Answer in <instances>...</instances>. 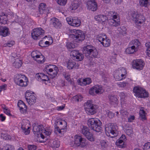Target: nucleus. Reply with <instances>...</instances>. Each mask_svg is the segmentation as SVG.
Wrapping results in <instances>:
<instances>
[{
  "label": "nucleus",
  "instance_id": "obj_22",
  "mask_svg": "<svg viewBox=\"0 0 150 150\" xmlns=\"http://www.w3.org/2000/svg\"><path fill=\"white\" fill-rule=\"evenodd\" d=\"M41 131V133H40V137L43 139L46 136H49L51 134L52 130L50 127H46L45 129H42Z\"/></svg>",
  "mask_w": 150,
  "mask_h": 150
},
{
  "label": "nucleus",
  "instance_id": "obj_36",
  "mask_svg": "<svg viewBox=\"0 0 150 150\" xmlns=\"http://www.w3.org/2000/svg\"><path fill=\"white\" fill-rule=\"evenodd\" d=\"M139 114L140 117L142 120L144 121L146 120V113L143 108H141L139 112Z\"/></svg>",
  "mask_w": 150,
  "mask_h": 150
},
{
  "label": "nucleus",
  "instance_id": "obj_5",
  "mask_svg": "<svg viewBox=\"0 0 150 150\" xmlns=\"http://www.w3.org/2000/svg\"><path fill=\"white\" fill-rule=\"evenodd\" d=\"M14 80L16 85L21 87H26L28 85V79L24 75L19 74L16 75Z\"/></svg>",
  "mask_w": 150,
  "mask_h": 150
},
{
  "label": "nucleus",
  "instance_id": "obj_24",
  "mask_svg": "<svg viewBox=\"0 0 150 150\" xmlns=\"http://www.w3.org/2000/svg\"><path fill=\"white\" fill-rule=\"evenodd\" d=\"M95 19L99 23H101L102 24H104L108 20L107 16H105L100 15L96 16L95 17Z\"/></svg>",
  "mask_w": 150,
  "mask_h": 150
},
{
  "label": "nucleus",
  "instance_id": "obj_11",
  "mask_svg": "<svg viewBox=\"0 0 150 150\" xmlns=\"http://www.w3.org/2000/svg\"><path fill=\"white\" fill-rule=\"evenodd\" d=\"M47 73L50 76V77L53 79L57 76L59 69L54 65H49L46 67Z\"/></svg>",
  "mask_w": 150,
  "mask_h": 150
},
{
  "label": "nucleus",
  "instance_id": "obj_7",
  "mask_svg": "<svg viewBox=\"0 0 150 150\" xmlns=\"http://www.w3.org/2000/svg\"><path fill=\"white\" fill-rule=\"evenodd\" d=\"M131 16L132 19L138 25L143 24L145 21V17L142 14H138L134 11L132 12Z\"/></svg>",
  "mask_w": 150,
  "mask_h": 150
},
{
  "label": "nucleus",
  "instance_id": "obj_56",
  "mask_svg": "<svg viewBox=\"0 0 150 150\" xmlns=\"http://www.w3.org/2000/svg\"><path fill=\"white\" fill-rule=\"evenodd\" d=\"M42 77H41V81H48L49 80L48 77L46 75L42 73Z\"/></svg>",
  "mask_w": 150,
  "mask_h": 150
},
{
  "label": "nucleus",
  "instance_id": "obj_62",
  "mask_svg": "<svg viewBox=\"0 0 150 150\" xmlns=\"http://www.w3.org/2000/svg\"><path fill=\"white\" fill-rule=\"evenodd\" d=\"M4 112L7 115H11L10 110L8 109L6 107H5L4 108Z\"/></svg>",
  "mask_w": 150,
  "mask_h": 150
},
{
  "label": "nucleus",
  "instance_id": "obj_48",
  "mask_svg": "<svg viewBox=\"0 0 150 150\" xmlns=\"http://www.w3.org/2000/svg\"><path fill=\"white\" fill-rule=\"evenodd\" d=\"M145 45L147 48L146 53L149 57H150V42H148L145 44Z\"/></svg>",
  "mask_w": 150,
  "mask_h": 150
},
{
  "label": "nucleus",
  "instance_id": "obj_37",
  "mask_svg": "<svg viewBox=\"0 0 150 150\" xmlns=\"http://www.w3.org/2000/svg\"><path fill=\"white\" fill-rule=\"evenodd\" d=\"M139 4L141 6L147 7L150 5L148 0H139Z\"/></svg>",
  "mask_w": 150,
  "mask_h": 150
},
{
  "label": "nucleus",
  "instance_id": "obj_64",
  "mask_svg": "<svg viewBox=\"0 0 150 150\" xmlns=\"http://www.w3.org/2000/svg\"><path fill=\"white\" fill-rule=\"evenodd\" d=\"M117 140L125 142L126 141V139L125 135H122L120 138Z\"/></svg>",
  "mask_w": 150,
  "mask_h": 150
},
{
  "label": "nucleus",
  "instance_id": "obj_18",
  "mask_svg": "<svg viewBox=\"0 0 150 150\" xmlns=\"http://www.w3.org/2000/svg\"><path fill=\"white\" fill-rule=\"evenodd\" d=\"M132 66L133 69L138 70H142L144 65V63L141 59H136L132 62Z\"/></svg>",
  "mask_w": 150,
  "mask_h": 150
},
{
  "label": "nucleus",
  "instance_id": "obj_21",
  "mask_svg": "<svg viewBox=\"0 0 150 150\" xmlns=\"http://www.w3.org/2000/svg\"><path fill=\"white\" fill-rule=\"evenodd\" d=\"M87 4L88 8L92 11H95L97 9V5L95 0H88Z\"/></svg>",
  "mask_w": 150,
  "mask_h": 150
},
{
  "label": "nucleus",
  "instance_id": "obj_61",
  "mask_svg": "<svg viewBox=\"0 0 150 150\" xmlns=\"http://www.w3.org/2000/svg\"><path fill=\"white\" fill-rule=\"evenodd\" d=\"M126 133L128 135H130L132 132L131 128L130 127L128 126L126 128Z\"/></svg>",
  "mask_w": 150,
  "mask_h": 150
},
{
  "label": "nucleus",
  "instance_id": "obj_51",
  "mask_svg": "<svg viewBox=\"0 0 150 150\" xmlns=\"http://www.w3.org/2000/svg\"><path fill=\"white\" fill-rule=\"evenodd\" d=\"M106 113L109 118H112L114 116L115 114L108 110H106Z\"/></svg>",
  "mask_w": 150,
  "mask_h": 150
},
{
  "label": "nucleus",
  "instance_id": "obj_23",
  "mask_svg": "<svg viewBox=\"0 0 150 150\" xmlns=\"http://www.w3.org/2000/svg\"><path fill=\"white\" fill-rule=\"evenodd\" d=\"M79 66L78 63H76L72 60H69L67 62V67L69 69H72L74 68L78 69Z\"/></svg>",
  "mask_w": 150,
  "mask_h": 150
},
{
  "label": "nucleus",
  "instance_id": "obj_3",
  "mask_svg": "<svg viewBox=\"0 0 150 150\" xmlns=\"http://www.w3.org/2000/svg\"><path fill=\"white\" fill-rule=\"evenodd\" d=\"M87 123L88 126L91 129L96 132H100L102 129L101 127V122L98 119L90 118L88 120Z\"/></svg>",
  "mask_w": 150,
  "mask_h": 150
},
{
  "label": "nucleus",
  "instance_id": "obj_60",
  "mask_svg": "<svg viewBox=\"0 0 150 150\" xmlns=\"http://www.w3.org/2000/svg\"><path fill=\"white\" fill-rule=\"evenodd\" d=\"M42 73H38L36 74L35 78V79L39 81H41V77H42Z\"/></svg>",
  "mask_w": 150,
  "mask_h": 150
},
{
  "label": "nucleus",
  "instance_id": "obj_19",
  "mask_svg": "<svg viewBox=\"0 0 150 150\" xmlns=\"http://www.w3.org/2000/svg\"><path fill=\"white\" fill-rule=\"evenodd\" d=\"M66 20L68 24L72 26L79 27L81 24V20L76 17H67Z\"/></svg>",
  "mask_w": 150,
  "mask_h": 150
},
{
  "label": "nucleus",
  "instance_id": "obj_58",
  "mask_svg": "<svg viewBox=\"0 0 150 150\" xmlns=\"http://www.w3.org/2000/svg\"><path fill=\"white\" fill-rule=\"evenodd\" d=\"M37 146L34 145H29L28 146V150H35Z\"/></svg>",
  "mask_w": 150,
  "mask_h": 150
},
{
  "label": "nucleus",
  "instance_id": "obj_57",
  "mask_svg": "<svg viewBox=\"0 0 150 150\" xmlns=\"http://www.w3.org/2000/svg\"><path fill=\"white\" fill-rule=\"evenodd\" d=\"M144 150H150V142H147L145 144Z\"/></svg>",
  "mask_w": 150,
  "mask_h": 150
},
{
  "label": "nucleus",
  "instance_id": "obj_63",
  "mask_svg": "<svg viewBox=\"0 0 150 150\" xmlns=\"http://www.w3.org/2000/svg\"><path fill=\"white\" fill-rule=\"evenodd\" d=\"M67 46L68 49L74 48L75 47V46L71 42H68L67 44Z\"/></svg>",
  "mask_w": 150,
  "mask_h": 150
},
{
  "label": "nucleus",
  "instance_id": "obj_42",
  "mask_svg": "<svg viewBox=\"0 0 150 150\" xmlns=\"http://www.w3.org/2000/svg\"><path fill=\"white\" fill-rule=\"evenodd\" d=\"M81 132L82 134L86 137L88 134H89L90 132L89 129L87 127L85 126H83Z\"/></svg>",
  "mask_w": 150,
  "mask_h": 150
},
{
  "label": "nucleus",
  "instance_id": "obj_16",
  "mask_svg": "<svg viewBox=\"0 0 150 150\" xmlns=\"http://www.w3.org/2000/svg\"><path fill=\"white\" fill-rule=\"evenodd\" d=\"M104 90L101 85H97L91 88L89 90L90 94L92 95H94L95 94H99L103 92Z\"/></svg>",
  "mask_w": 150,
  "mask_h": 150
},
{
  "label": "nucleus",
  "instance_id": "obj_8",
  "mask_svg": "<svg viewBox=\"0 0 150 150\" xmlns=\"http://www.w3.org/2000/svg\"><path fill=\"white\" fill-rule=\"evenodd\" d=\"M105 130L106 135L113 138L117 135V131L115 126L112 124H109L105 125Z\"/></svg>",
  "mask_w": 150,
  "mask_h": 150
},
{
  "label": "nucleus",
  "instance_id": "obj_25",
  "mask_svg": "<svg viewBox=\"0 0 150 150\" xmlns=\"http://www.w3.org/2000/svg\"><path fill=\"white\" fill-rule=\"evenodd\" d=\"M48 145L52 148H58L60 145V142L58 140L51 139L49 141Z\"/></svg>",
  "mask_w": 150,
  "mask_h": 150
},
{
  "label": "nucleus",
  "instance_id": "obj_59",
  "mask_svg": "<svg viewBox=\"0 0 150 150\" xmlns=\"http://www.w3.org/2000/svg\"><path fill=\"white\" fill-rule=\"evenodd\" d=\"M14 44V42L13 41H11L8 42L6 44H4V46L5 47H12L13 45Z\"/></svg>",
  "mask_w": 150,
  "mask_h": 150
},
{
  "label": "nucleus",
  "instance_id": "obj_10",
  "mask_svg": "<svg viewBox=\"0 0 150 150\" xmlns=\"http://www.w3.org/2000/svg\"><path fill=\"white\" fill-rule=\"evenodd\" d=\"M97 39L105 47H109L110 45V40L108 39L105 34H100L97 36Z\"/></svg>",
  "mask_w": 150,
  "mask_h": 150
},
{
  "label": "nucleus",
  "instance_id": "obj_20",
  "mask_svg": "<svg viewBox=\"0 0 150 150\" xmlns=\"http://www.w3.org/2000/svg\"><path fill=\"white\" fill-rule=\"evenodd\" d=\"M71 56L74 59L78 61L82 60L84 57L82 54L80 53L78 51L76 50H74L71 52Z\"/></svg>",
  "mask_w": 150,
  "mask_h": 150
},
{
  "label": "nucleus",
  "instance_id": "obj_38",
  "mask_svg": "<svg viewBox=\"0 0 150 150\" xmlns=\"http://www.w3.org/2000/svg\"><path fill=\"white\" fill-rule=\"evenodd\" d=\"M120 74L116 71L114 74V77L116 80L117 81H121L124 79L126 78L125 76H123Z\"/></svg>",
  "mask_w": 150,
  "mask_h": 150
},
{
  "label": "nucleus",
  "instance_id": "obj_52",
  "mask_svg": "<svg viewBox=\"0 0 150 150\" xmlns=\"http://www.w3.org/2000/svg\"><path fill=\"white\" fill-rule=\"evenodd\" d=\"M57 3L60 5H65L67 2V0H56Z\"/></svg>",
  "mask_w": 150,
  "mask_h": 150
},
{
  "label": "nucleus",
  "instance_id": "obj_6",
  "mask_svg": "<svg viewBox=\"0 0 150 150\" xmlns=\"http://www.w3.org/2000/svg\"><path fill=\"white\" fill-rule=\"evenodd\" d=\"M84 106L85 110L88 114L93 115L96 113L97 107L93 104L92 100H88L85 103Z\"/></svg>",
  "mask_w": 150,
  "mask_h": 150
},
{
  "label": "nucleus",
  "instance_id": "obj_43",
  "mask_svg": "<svg viewBox=\"0 0 150 150\" xmlns=\"http://www.w3.org/2000/svg\"><path fill=\"white\" fill-rule=\"evenodd\" d=\"M141 94H140L138 98H144L148 97L149 93L144 89L143 88V91L141 92Z\"/></svg>",
  "mask_w": 150,
  "mask_h": 150
},
{
  "label": "nucleus",
  "instance_id": "obj_9",
  "mask_svg": "<svg viewBox=\"0 0 150 150\" xmlns=\"http://www.w3.org/2000/svg\"><path fill=\"white\" fill-rule=\"evenodd\" d=\"M67 127V123L65 121L62 120L58 121L54 126L55 133L57 134L61 133V130L66 129Z\"/></svg>",
  "mask_w": 150,
  "mask_h": 150
},
{
  "label": "nucleus",
  "instance_id": "obj_39",
  "mask_svg": "<svg viewBox=\"0 0 150 150\" xmlns=\"http://www.w3.org/2000/svg\"><path fill=\"white\" fill-rule=\"evenodd\" d=\"M116 72L123 76L126 77L127 71L125 69L124 67L119 68L116 71Z\"/></svg>",
  "mask_w": 150,
  "mask_h": 150
},
{
  "label": "nucleus",
  "instance_id": "obj_13",
  "mask_svg": "<svg viewBox=\"0 0 150 150\" xmlns=\"http://www.w3.org/2000/svg\"><path fill=\"white\" fill-rule=\"evenodd\" d=\"M30 91H27L25 94V98L27 103L30 105L34 104L36 101L35 94Z\"/></svg>",
  "mask_w": 150,
  "mask_h": 150
},
{
  "label": "nucleus",
  "instance_id": "obj_49",
  "mask_svg": "<svg viewBox=\"0 0 150 150\" xmlns=\"http://www.w3.org/2000/svg\"><path fill=\"white\" fill-rule=\"evenodd\" d=\"M64 77L69 82L71 81L70 75L67 73L64 72L63 73Z\"/></svg>",
  "mask_w": 150,
  "mask_h": 150
},
{
  "label": "nucleus",
  "instance_id": "obj_44",
  "mask_svg": "<svg viewBox=\"0 0 150 150\" xmlns=\"http://www.w3.org/2000/svg\"><path fill=\"white\" fill-rule=\"evenodd\" d=\"M79 6V4L77 1H75L73 2L71 6V8L72 10H75Z\"/></svg>",
  "mask_w": 150,
  "mask_h": 150
},
{
  "label": "nucleus",
  "instance_id": "obj_4",
  "mask_svg": "<svg viewBox=\"0 0 150 150\" xmlns=\"http://www.w3.org/2000/svg\"><path fill=\"white\" fill-rule=\"evenodd\" d=\"M71 33H73L69 35V37L74 39L77 42L82 41L85 39V34L81 30L74 29L71 30Z\"/></svg>",
  "mask_w": 150,
  "mask_h": 150
},
{
  "label": "nucleus",
  "instance_id": "obj_17",
  "mask_svg": "<svg viewBox=\"0 0 150 150\" xmlns=\"http://www.w3.org/2000/svg\"><path fill=\"white\" fill-rule=\"evenodd\" d=\"M18 126L20 127L21 128L23 132L25 135H27L29 133L30 130L29 129L30 127L28 120H23L21 122L19 123Z\"/></svg>",
  "mask_w": 150,
  "mask_h": 150
},
{
  "label": "nucleus",
  "instance_id": "obj_32",
  "mask_svg": "<svg viewBox=\"0 0 150 150\" xmlns=\"http://www.w3.org/2000/svg\"><path fill=\"white\" fill-rule=\"evenodd\" d=\"M108 98L110 103L111 104L114 105L117 104L118 99L117 96L109 95Z\"/></svg>",
  "mask_w": 150,
  "mask_h": 150
},
{
  "label": "nucleus",
  "instance_id": "obj_35",
  "mask_svg": "<svg viewBox=\"0 0 150 150\" xmlns=\"http://www.w3.org/2000/svg\"><path fill=\"white\" fill-rule=\"evenodd\" d=\"M138 50L134 48L132 46L129 45V47L127 48L126 50V52L127 54H131L136 52Z\"/></svg>",
  "mask_w": 150,
  "mask_h": 150
},
{
  "label": "nucleus",
  "instance_id": "obj_55",
  "mask_svg": "<svg viewBox=\"0 0 150 150\" xmlns=\"http://www.w3.org/2000/svg\"><path fill=\"white\" fill-rule=\"evenodd\" d=\"M100 144L102 148H106L108 146L107 143L104 140L101 141L100 142Z\"/></svg>",
  "mask_w": 150,
  "mask_h": 150
},
{
  "label": "nucleus",
  "instance_id": "obj_27",
  "mask_svg": "<svg viewBox=\"0 0 150 150\" xmlns=\"http://www.w3.org/2000/svg\"><path fill=\"white\" fill-rule=\"evenodd\" d=\"M46 5L44 3H41L39 7V12L40 14L46 13L47 12Z\"/></svg>",
  "mask_w": 150,
  "mask_h": 150
},
{
  "label": "nucleus",
  "instance_id": "obj_45",
  "mask_svg": "<svg viewBox=\"0 0 150 150\" xmlns=\"http://www.w3.org/2000/svg\"><path fill=\"white\" fill-rule=\"evenodd\" d=\"M118 30L119 31L120 33L123 35H125L126 33V29L125 27L123 26L118 28Z\"/></svg>",
  "mask_w": 150,
  "mask_h": 150
},
{
  "label": "nucleus",
  "instance_id": "obj_28",
  "mask_svg": "<svg viewBox=\"0 0 150 150\" xmlns=\"http://www.w3.org/2000/svg\"><path fill=\"white\" fill-rule=\"evenodd\" d=\"M9 34L8 29L6 27H0V35L3 37L8 35Z\"/></svg>",
  "mask_w": 150,
  "mask_h": 150
},
{
  "label": "nucleus",
  "instance_id": "obj_30",
  "mask_svg": "<svg viewBox=\"0 0 150 150\" xmlns=\"http://www.w3.org/2000/svg\"><path fill=\"white\" fill-rule=\"evenodd\" d=\"M140 42L137 39L132 40L129 43V45L132 46L138 50L140 46Z\"/></svg>",
  "mask_w": 150,
  "mask_h": 150
},
{
  "label": "nucleus",
  "instance_id": "obj_1",
  "mask_svg": "<svg viewBox=\"0 0 150 150\" xmlns=\"http://www.w3.org/2000/svg\"><path fill=\"white\" fill-rule=\"evenodd\" d=\"M83 52L85 56L89 60L91 58H96L98 56V53L97 50L91 45L84 47L83 49Z\"/></svg>",
  "mask_w": 150,
  "mask_h": 150
},
{
  "label": "nucleus",
  "instance_id": "obj_29",
  "mask_svg": "<svg viewBox=\"0 0 150 150\" xmlns=\"http://www.w3.org/2000/svg\"><path fill=\"white\" fill-rule=\"evenodd\" d=\"M92 82L91 80L89 78H87L81 79L79 82V84L81 86H84L90 84Z\"/></svg>",
  "mask_w": 150,
  "mask_h": 150
},
{
  "label": "nucleus",
  "instance_id": "obj_14",
  "mask_svg": "<svg viewBox=\"0 0 150 150\" xmlns=\"http://www.w3.org/2000/svg\"><path fill=\"white\" fill-rule=\"evenodd\" d=\"M74 141L76 146H80V147H83L85 146L87 144L86 139L79 135H76L75 136Z\"/></svg>",
  "mask_w": 150,
  "mask_h": 150
},
{
  "label": "nucleus",
  "instance_id": "obj_50",
  "mask_svg": "<svg viewBox=\"0 0 150 150\" xmlns=\"http://www.w3.org/2000/svg\"><path fill=\"white\" fill-rule=\"evenodd\" d=\"M73 98L75 101L79 102V101H81L82 97V96L80 95H77L74 96Z\"/></svg>",
  "mask_w": 150,
  "mask_h": 150
},
{
  "label": "nucleus",
  "instance_id": "obj_47",
  "mask_svg": "<svg viewBox=\"0 0 150 150\" xmlns=\"http://www.w3.org/2000/svg\"><path fill=\"white\" fill-rule=\"evenodd\" d=\"M117 85L120 87L124 88L128 84V83L126 82H119L117 83Z\"/></svg>",
  "mask_w": 150,
  "mask_h": 150
},
{
  "label": "nucleus",
  "instance_id": "obj_26",
  "mask_svg": "<svg viewBox=\"0 0 150 150\" xmlns=\"http://www.w3.org/2000/svg\"><path fill=\"white\" fill-rule=\"evenodd\" d=\"M18 106L19 108L21 113H26L27 109V106L23 101L19 100L18 103Z\"/></svg>",
  "mask_w": 150,
  "mask_h": 150
},
{
  "label": "nucleus",
  "instance_id": "obj_34",
  "mask_svg": "<svg viewBox=\"0 0 150 150\" xmlns=\"http://www.w3.org/2000/svg\"><path fill=\"white\" fill-rule=\"evenodd\" d=\"M133 91L135 95L139 97V96L141 93V92H142V91H143V88L141 87L136 86L134 87Z\"/></svg>",
  "mask_w": 150,
  "mask_h": 150
},
{
  "label": "nucleus",
  "instance_id": "obj_53",
  "mask_svg": "<svg viewBox=\"0 0 150 150\" xmlns=\"http://www.w3.org/2000/svg\"><path fill=\"white\" fill-rule=\"evenodd\" d=\"M120 114L123 116L127 117L129 113L124 110H122L120 111Z\"/></svg>",
  "mask_w": 150,
  "mask_h": 150
},
{
  "label": "nucleus",
  "instance_id": "obj_40",
  "mask_svg": "<svg viewBox=\"0 0 150 150\" xmlns=\"http://www.w3.org/2000/svg\"><path fill=\"white\" fill-rule=\"evenodd\" d=\"M22 64V62L19 59L17 58L13 63V65L15 67L18 68L21 66Z\"/></svg>",
  "mask_w": 150,
  "mask_h": 150
},
{
  "label": "nucleus",
  "instance_id": "obj_31",
  "mask_svg": "<svg viewBox=\"0 0 150 150\" xmlns=\"http://www.w3.org/2000/svg\"><path fill=\"white\" fill-rule=\"evenodd\" d=\"M52 21V25L55 28H59L62 26L61 23L57 18H53Z\"/></svg>",
  "mask_w": 150,
  "mask_h": 150
},
{
  "label": "nucleus",
  "instance_id": "obj_54",
  "mask_svg": "<svg viewBox=\"0 0 150 150\" xmlns=\"http://www.w3.org/2000/svg\"><path fill=\"white\" fill-rule=\"evenodd\" d=\"M5 149V150H14V147L11 145L7 144L6 145Z\"/></svg>",
  "mask_w": 150,
  "mask_h": 150
},
{
  "label": "nucleus",
  "instance_id": "obj_12",
  "mask_svg": "<svg viewBox=\"0 0 150 150\" xmlns=\"http://www.w3.org/2000/svg\"><path fill=\"white\" fill-rule=\"evenodd\" d=\"M44 31L40 28H36L33 30L31 33L32 38L34 40L39 39L43 36Z\"/></svg>",
  "mask_w": 150,
  "mask_h": 150
},
{
  "label": "nucleus",
  "instance_id": "obj_15",
  "mask_svg": "<svg viewBox=\"0 0 150 150\" xmlns=\"http://www.w3.org/2000/svg\"><path fill=\"white\" fill-rule=\"evenodd\" d=\"M31 56L33 59L37 61L38 63H43L44 61V57L41 54L40 52L37 51H33L31 53Z\"/></svg>",
  "mask_w": 150,
  "mask_h": 150
},
{
  "label": "nucleus",
  "instance_id": "obj_2",
  "mask_svg": "<svg viewBox=\"0 0 150 150\" xmlns=\"http://www.w3.org/2000/svg\"><path fill=\"white\" fill-rule=\"evenodd\" d=\"M108 15L110 18H111L108 20L110 25L116 27L120 25V17L117 13L110 11L108 12Z\"/></svg>",
  "mask_w": 150,
  "mask_h": 150
},
{
  "label": "nucleus",
  "instance_id": "obj_41",
  "mask_svg": "<svg viewBox=\"0 0 150 150\" xmlns=\"http://www.w3.org/2000/svg\"><path fill=\"white\" fill-rule=\"evenodd\" d=\"M116 145L120 148H124L126 147V144L125 142L117 140L116 143Z\"/></svg>",
  "mask_w": 150,
  "mask_h": 150
},
{
  "label": "nucleus",
  "instance_id": "obj_33",
  "mask_svg": "<svg viewBox=\"0 0 150 150\" xmlns=\"http://www.w3.org/2000/svg\"><path fill=\"white\" fill-rule=\"evenodd\" d=\"M42 126L36 125L33 126V130L37 134L40 136V133L41 132V130L42 129Z\"/></svg>",
  "mask_w": 150,
  "mask_h": 150
},
{
  "label": "nucleus",
  "instance_id": "obj_46",
  "mask_svg": "<svg viewBox=\"0 0 150 150\" xmlns=\"http://www.w3.org/2000/svg\"><path fill=\"white\" fill-rule=\"evenodd\" d=\"M86 137L88 140L91 142L94 141L95 140V138L93 136V134L91 133L90 132H89V134H88Z\"/></svg>",
  "mask_w": 150,
  "mask_h": 150
}]
</instances>
